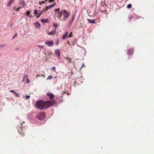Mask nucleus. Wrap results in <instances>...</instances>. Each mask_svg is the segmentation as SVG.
<instances>
[{"label": "nucleus", "instance_id": "a878e982", "mask_svg": "<svg viewBox=\"0 0 154 154\" xmlns=\"http://www.w3.org/2000/svg\"><path fill=\"white\" fill-rule=\"evenodd\" d=\"M23 97H25L23 96ZM25 97L26 98V100H27V99L29 98L30 97V96L29 95H26L25 96Z\"/></svg>", "mask_w": 154, "mask_h": 154}, {"label": "nucleus", "instance_id": "c03bdc74", "mask_svg": "<svg viewBox=\"0 0 154 154\" xmlns=\"http://www.w3.org/2000/svg\"><path fill=\"white\" fill-rule=\"evenodd\" d=\"M42 3H45V2H44V1H42Z\"/></svg>", "mask_w": 154, "mask_h": 154}, {"label": "nucleus", "instance_id": "0eeeda50", "mask_svg": "<svg viewBox=\"0 0 154 154\" xmlns=\"http://www.w3.org/2000/svg\"><path fill=\"white\" fill-rule=\"evenodd\" d=\"M60 52L59 50H57L55 51V54L56 56H57L59 59H60Z\"/></svg>", "mask_w": 154, "mask_h": 154}, {"label": "nucleus", "instance_id": "39448f33", "mask_svg": "<svg viewBox=\"0 0 154 154\" xmlns=\"http://www.w3.org/2000/svg\"><path fill=\"white\" fill-rule=\"evenodd\" d=\"M62 15V11L57 12L56 16L58 19L61 20V19H60V18L61 17Z\"/></svg>", "mask_w": 154, "mask_h": 154}, {"label": "nucleus", "instance_id": "dca6fc26", "mask_svg": "<svg viewBox=\"0 0 154 154\" xmlns=\"http://www.w3.org/2000/svg\"><path fill=\"white\" fill-rule=\"evenodd\" d=\"M28 78V75H25L23 77V82H24L25 80L27 79Z\"/></svg>", "mask_w": 154, "mask_h": 154}, {"label": "nucleus", "instance_id": "aec40b11", "mask_svg": "<svg viewBox=\"0 0 154 154\" xmlns=\"http://www.w3.org/2000/svg\"><path fill=\"white\" fill-rule=\"evenodd\" d=\"M53 26L55 27V29H56L57 27L58 26V25L57 23H54L53 24Z\"/></svg>", "mask_w": 154, "mask_h": 154}, {"label": "nucleus", "instance_id": "6e6552de", "mask_svg": "<svg viewBox=\"0 0 154 154\" xmlns=\"http://www.w3.org/2000/svg\"><path fill=\"white\" fill-rule=\"evenodd\" d=\"M21 3H22V5H23V7H21L20 6H19L17 9V10H16V11H18L19 10L21 9L23 7H24L25 5V2H24V1L21 2Z\"/></svg>", "mask_w": 154, "mask_h": 154}, {"label": "nucleus", "instance_id": "e433bc0d", "mask_svg": "<svg viewBox=\"0 0 154 154\" xmlns=\"http://www.w3.org/2000/svg\"><path fill=\"white\" fill-rule=\"evenodd\" d=\"M60 10V8H58V9H55V11H59Z\"/></svg>", "mask_w": 154, "mask_h": 154}, {"label": "nucleus", "instance_id": "ea45409f", "mask_svg": "<svg viewBox=\"0 0 154 154\" xmlns=\"http://www.w3.org/2000/svg\"><path fill=\"white\" fill-rule=\"evenodd\" d=\"M20 134L22 136H24L25 135V134L23 132L20 133Z\"/></svg>", "mask_w": 154, "mask_h": 154}, {"label": "nucleus", "instance_id": "423d86ee", "mask_svg": "<svg viewBox=\"0 0 154 154\" xmlns=\"http://www.w3.org/2000/svg\"><path fill=\"white\" fill-rule=\"evenodd\" d=\"M45 44L47 45L48 46H52L54 45V43L53 41H51L45 42Z\"/></svg>", "mask_w": 154, "mask_h": 154}, {"label": "nucleus", "instance_id": "8fccbe9b", "mask_svg": "<svg viewBox=\"0 0 154 154\" xmlns=\"http://www.w3.org/2000/svg\"><path fill=\"white\" fill-rule=\"evenodd\" d=\"M15 8H15H15H14V9H15Z\"/></svg>", "mask_w": 154, "mask_h": 154}, {"label": "nucleus", "instance_id": "58836bf2", "mask_svg": "<svg viewBox=\"0 0 154 154\" xmlns=\"http://www.w3.org/2000/svg\"><path fill=\"white\" fill-rule=\"evenodd\" d=\"M59 40H58L57 42H56V44L57 45L58 44H59Z\"/></svg>", "mask_w": 154, "mask_h": 154}, {"label": "nucleus", "instance_id": "9d476101", "mask_svg": "<svg viewBox=\"0 0 154 154\" xmlns=\"http://www.w3.org/2000/svg\"><path fill=\"white\" fill-rule=\"evenodd\" d=\"M134 50L133 49H129L128 51V54L129 55H131L132 54Z\"/></svg>", "mask_w": 154, "mask_h": 154}, {"label": "nucleus", "instance_id": "f3484780", "mask_svg": "<svg viewBox=\"0 0 154 154\" xmlns=\"http://www.w3.org/2000/svg\"><path fill=\"white\" fill-rule=\"evenodd\" d=\"M65 94H66L67 95H70V93H69L68 92H65V91H63L62 93V95L61 96V97H62L63 95Z\"/></svg>", "mask_w": 154, "mask_h": 154}, {"label": "nucleus", "instance_id": "c756f323", "mask_svg": "<svg viewBox=\"0 0 154 154\" xmlns=\"http://www.w3.org/2000/svg\"><path fill=\"white\" fill-rule=\"evenodd\" d=\"M72 32H71L69 35L67 37H71L72 36Z\"/></svg>", "mask_w": 154, "mask_h": 154}, {"label": "nucleus", "instance_id": "f704fd0d", "mask_svg": "<svg viewBox=\"0 0 154 154\" xmlns=\"http://www.w3.org/2000/svg\"><path fill=\"white\" fill-rule=\"evenodd\" d=\"M85 67V64H82V66H81V68L80 69H81L82 67Z\"/></svg>", "mask_w": 154, "mask_h": 154}, {"label": "nucleus", "instance_id": "c9c22d12", "mask_svg": "<svg viewBox=\"0 0 154 154\" xmlns=\"http://www.w3.org/2000/svg\"><path fill=\"white\" fill-rule=\"evenodd\" d=\"M10 92H12V93H14H14L15 92L14 91V90H11L10 91Z\"/></svg>", "mask_w": 154, "mask_h": 154}, {"label": "nucleus", "instance_id": "37998d69", "mask_svg": "<svg viewBox=\"0 0 154 154\" xmlns=\"http://www.w3.org/2000/svg\"><path fill=\"white\" fill-rule=\"evenodd\" d=\"M38 46L40 48H41V47H42L41 45H38Z\"/></svg>", "mask_w": 154, "mask_h": 154}, {"label": "nucleus", "instance_id": "ddd939ff", "mask_svg": "<svg viewBox=\"0 0 154 154\" xmlns=\"http://www.w3.org/2000/svg\"><path fill=\"white\" fill-rule=\"evenodd\" d=\"M87 20H88V22L91 23H95V20H90V19H87Z\"/></svg>", "mask_w": 154, "mask_h": 154}, {"label": "nucleus", "instance_id": "09e8293b", "mask_svg": "<svg viewBox=\"0 0 154 154\" xmlns=\"http://www.w3.org/2000/svg\"><path fill=\"white\" fill-rule=\"evenodd\" d=\"M1 56V54H0V57Z\"/></svg>", "mask_w": 154, "mask_h": 154}, {"label": "nucleus", "instance_id": "72a5a7b5", "mask_svg": "<svg viewBox=\"0 0 154 154\" xmlns=\"http://www.w3.org/2000/svg\"><path fill=\"white\" fill-rule=\"evenodd\" d=\"M54 0H49L48 2H49L50 3V2H54Z\"/></svg>", "mask_w": 154, "mask_h": 154}, {"label": "nucleus", "instance_id": "2f4dec72", "mask_svg": "<svg viewBox=\"0 0 154 154\" xmlns=\"http://www.w3.org/2000/svg\"><path fill=\"white\" fill-rule=\"evenodd\" d=\"M133 17L132 15L130 16L129 17V19L130 20L133 19Z\"/></svg>", "mask_w": 154, "mask_h": 154}, {"label": "nucleus", "instance_id": "4be33fe9", "mask_svg": "<svg viewBox=\"0 0 154 154\" xmlns=\"http://www.w3.org/2000/svg\"><path fill=\"white\" fill-rule=\"evenodd\" d=\"M26 82L27 84H29V83L30 82V81L29 78H28V79H26Z\"/></svg>", "mask_w": 154, "mask_h": 154}, {"label": "nucleus", "instance_id": "f8f14e48", "mask_svg": "<svg viewBox=\"0 0 154 154\" xmlns=\"http://www.w3.org/2000/svg\"><path fill=\"white\" fill-rule=\"evenodd\" d=\"M14 0H10L9 2L7 5V6L8 7H10L12 5V3L14 2Z\"/></svg>", "mask_w": 154, "mask_h": 154}, {"label": "nucleus", "instance_id": "20e7f679", "mask_svg": "<svg viewBox=\"0 0 154 154\" xmlns=\"http://www.w3.org/2000/svg\"><path fill=\"white\" fill-rule=\"evenodd\" d=\"M47 98H48L50 100H53L54 97V95L50 92L47 93L46 94Z\"/></svg>", "mask_w": 154, "mask_h": 154}, {"label": "nucleus", "instance_id": "2eb2a0df", "mask_svg": "<svg viewBox=\"0 0 154 154\" xmlns=\"http://www.w3.org/2000/svg\"><path fill=\"white\" fill-rule=\"evenodd\" d=\"M52 53L51 51H48L47 53H45V56H48L52 55Z\"/></svg>", "mask_w": 154, "mask_h": 154}, {"label": "nucleus", "instance_id": "de8ad7c7", "mask_svg": "<svg viewBox=\"0 0 154 154\" xmlns=\"http://www.w3.org/2000/svg\"><path fill=\"white\" fill-rule=\"evenodd\" d=\"M38 76H39V77H40V75H38Z\"/></svg>", "mask_w": 154, "mask_h": 154}, {"label": "nucleus", "instance_id": "7ed1b4c3", "mask_svg": "<svg viewBox=\"0 0 154 154\" xmlns=\"http://www.w3.org/2000/svg\"><path fill=\"white\" fill-rule=\"evenodd\" d=\"M37 118L40 120H42L45 117V112H40L37 115Z\"/></svg>", "mask_w": 154, "mask_h": 154}, {"label": "nucleus", "instance_id": "1a4fd4ad", "mask_svg": "<svg viewBox=\"0 0 154 154\" xmlns=\"http://www.w3.org/2000/svg\"><path fill=\"white\" fill-rule=\"evenodd\" d=\"M64 59L67 61L68 63H71L72 60L69 57H65Z\"/></svg>", "mask_w": 154, "mask_h": 154}, {"label": "nucleus", "instance_id": "473e14b6", "mask_svg": "<svg viewBox=\"0 0 154 154\" xmlns=\"http://www.w3.org/2000/svg\"><path fill=\"white\" fill-rule=\"evenodd\" d=\"M17 36V33H16L14 34V36L12 38H14L15 37H16Z\"/></svg>", "mask_w": 154, "mask_h": 154}, {"label": "nucleus", "instance_id": "a19ab883", "mask_svg": "<svg viewBox=\"0 0 154 154\" xmlns=\"http://www.w3.org/2000/svg\"><path fill=\"white\" fill-rule=\"evenodd\" d=\"M56 4V3H54L53 4H51V5L53 6V7H54L55 5Z\"/></svg>", "mask_w": 154, "mask_h": 154}, {"label": "nucleus", "instance_id": "f257e3e1", "mask_svg": "<svg viewBox=\"0 0 154 154\" xmlns=\"http://www.w3.org/2000/svg\"><path fill=\"white\" fill-rule=\"evenodd\" d=\"M55 103V101L54 100H48L45 102L40 100L36 102L35 107L36 108L42 110L54 105Z\"/></svg>", "mask_w": 154, "mask_h": 154}, {"label": "nucleus", "instance_id": "c85d7f7f", "mask_svg": "<svg viewBox=\"0 0 154 154\" xmlns=\"http://www.w3.org/2000/svg\"><path fill=\"white\" fill-rule=\"evenodd\" d=\"M14 94H15V96L16 97H20L19 95L17 93H16V92L14 93Z\"/></svg>", "mask_w": 154, "mask_h": 154}, {"label": "nucleus", "instance_id": "49530a36", "mask_svg": "<svg viewBox=\"0 0 154 154\" xmlns=\"http://www.w3.org/2000/svg\"><path fill=\"white\" fill-rule=\"evenodd\" d=\"M45 1H47V0H45Z\"/></svg>", "mask_w": 154, "mask_h": 154}, {"label": "nucleus", "instance_id": "5701e85b", "mask_svg": "<svg viewBox=\"0 0 154 154\" xmlns=\"http://www.w3.org/2000/svg\"><path fill=\"white\" fill-rule=\"evenodd\" d=\"M53 78V76L52 75H50L49 76H48V78L47 79V80L48 79H49V80H51V79H52Z\"/></svg>", "mask_w": 154, "mask_h": 154}, {"label": "nucleus", "instance_id": "b1692460", "mask_svg": "<svg viewBox=\"0 0 154 154\" xmlns=\"http://www.w3.org/2000/svg\"><path fill=\"white\" fill-rule=\"evenodd\" d=\"M47 8L48 9H49L50 8H51L52 7H53V6L52 5H51L49 6H46Z\"/></svg>", "mask_w": 154, "mask_h": 154}, {"label": "nucleus", "instance_id": "bb28decb", "mask_svg": "<svg viewBox=\"0 0 154 154\" xmlns=\"http://www.w3.org/2000/svg\"><path fill=\"white\" fill-rule=\"evenodd\" d=\"M42 13H43L42 12V11H41L40 13L39 14V15L36 18H39Z\"/></svg>", "mask_w": 154, "mask_h": 154}, {"label": "nucleus", "instance_id": "7c9ffc66", "mask_svg": "<svg viewBox=\"0 0 154 154\" xmlns=\"http://www.w3.org/2000/svg\"><path fill=\"white\" fill-rule=\"evenodd\" d=\"M30 14V12L29 11H27L26 13V15L27 16Z\"/></svg>", "mask_w": 154, "mask_h": 154}, {"label": "nucleus", "instance_id": "4468645a", "mask_svg": "<svg viewBox=\"0 0 154 154\" xmlns=\"http://www.w3.org/2000/svg\"><path fill=\"white\" fill-rule=\"evenodd\" d=\"M68 34L67 32H66L63 35L62 38L63 39H65L66 38V37Z\"/></svg>", "mask_w": 154, "mask_h": 154}, {"label": "nucleus", "instance_id": "3c124183", "mask_svg": "<svg viewBox=\"0 0 154 154\" xmlns=\"http://www.w3.org/2000/svg\"><path fill=\"white\" fill-rule=\"evenodd\" d=\"M69 42H68V44H69Z\"/></svg>", "mask_w": 154, "mask_h": 154}, {"label": "nucleus", "instance_id": "4c0bfd02", "mask_svg": "<svg viewBox=\"0 0 154 154\" xmlns=\"http://www.w3.org/2000/svg\"><path fill=\"white\" fill-rule=\"evenodd\" d=\"M56 69V67L55 66H53L52 67V70H54L55 69Z\"/></svg>", "mask_w": 154, "mask_h": 154}, {"label": "nucleus", "instance_id": "a211bd4d", "mask_svg": "<svg viewBox=\"0 0 154 154\" xmlns=\"http://www.w3.org/2000/svg\"><path fill=\"white\" fill-rule=\"evenodd\" d=\"M35 26L36 28H39L40 27V25L39 23L37 22L35 23Z\"/></svg>", "mask_w": 154, "mask_h": 154}, {"label": "nucleus", "instance_id": "412c9836", "mask_svg": "<svg viewBox=\"0 0 154 154\" xmlns=\"http://www.w3.org/2000/svg\"><path fill=\"white\" fill-rule=\"evenodd\" d=\"M48 19L44 20V19H42L41 20V21L42 23H47L48 22Z\"/></svg>", "mask_w": 154, "mask_h": 154}, {"label": "nucleus", "instance_id": "603ef678", "mask_svg": "<svg viewBox=\"0 0 154 154\" xmlns=\"http://www.w3.org/2000/svg\"><path fill=\"white\" fill-rule=\"evenodd\" d=\"M42 76H43V75H42Z\"/></svg>", "mask_w": 154, "mask_h": 154}, {"label": "nucleus", "instance_id": "cd10ccee", "mask_svg": "<svg viewBox=\"0 0 154 154\" xmlns=\"http://www.w3.org/2000/svg\"><path fill=\"white\" fill-rule=\"evenodd\" d=\"M38 13L37 11L36 10H35V11H34V15H35V16H37V14Z\"/></svg>", "mask_w": 154, "mask_h": 154}, {"label": "nucleus", "instance_id": "9b49d317", "mask_svg": "<svg viewBox=\"0 0 154 154\" xmlns=\"http://www.w3.org/2000/svg\"><path fill=\"white\" fill-rule=\"evenodd\" d=\"M55 29H54V31H51L49 32H47V34L49 35H53L55 33Z\"/></svg>", "mask_w": 154, "mask_h": 154}, {"label": "nucleus", "instance_id": "393cba45", "mask_svg": "<svg viewBox=\"0 0 154 154\" xmlns=\"http://www.w3.org/2000/svg\"><path fill=\"white\" fill-rule=\"evenodd\" d=\"M131 6H132V5L131 4H129L127 6V8H131Z\"/></svg>", "mask_w": 154, "mask_h": 154}, {"label": "nucleus", "instance_id": "f03ea898", "mask_svg": "<svg viewBox=\"0 0 154 154\" xmlns=\"http://www.w3.org/2000/svg\"><path fill=\"white\" fill-rule=\"evenodd\" d=\"M62 15L63 16V20L64 21H66V18H68L70 15V14L66 10H62Z\"/></svg>", "mask_w": 154, "mask_h": 154}, {"label": "nucleus", "instance_id": "a18cd8bd", "mask_svg": "<svg viewBox=\"0 0 154 154\" xmlns=\"http://www.w3.org/2000/svg\"><path fill=\"white\" fill-rule=\"evenodd\" d=\"M39 3H40V5H42V3H41L40 2H39Z\"/></svg>", "mask_w": 154, "mask_h": 154}, {"label": "nucleus", "instance_id": "6ab92c4d", "mask_svg": "<svg viewBox=\"0 0 154 154\" xmlns=\"http://www.w3.org/2000/svg\"><path fill=\"white\" fill-rule=\"evenodd\" d=\"M48 9L46 7H45V8L42 10L41 11H42V12H43V13H45L46 11H47L48 10Z\"/></svg>", "mask_w": 154, "mask_h": 154}, {"label": "nucleus", "instance_id": "79ce46f5", "mask_svg": "<svg viewBox=\"0 0 154 154\" xmlns=\"http://www.w3.org/2000/svg\"><path fill=\"white\" fill-rule=\"evenodd\" d=\"M5 45H0V48L1 47H4L5 46Z\"/></svg>", "mask_w": 154, "mask_h": 154}]
</instances>
